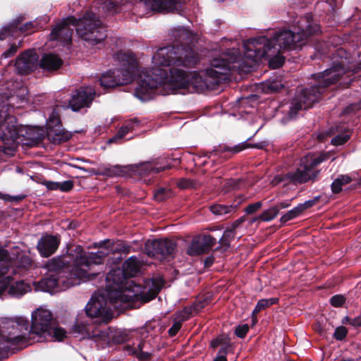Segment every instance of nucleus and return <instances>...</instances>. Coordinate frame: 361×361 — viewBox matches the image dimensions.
Masks as SVG:
<instances>
[{"instance_id":"f257e3e1","label":"nucleus","mask_w":361,"mask_h":361,"mask_svg":"<svg viewBox=\"0 0 361 361\" xmlns=\"http://www.w3.org/2000/svg\"><path fill=\"white\" fill-rule=\"evenodd\" d=\"M198 56L192 49L161 47L152 56V66L143 72L144 75L135 90V96L142 102L152 99L162 92L160 87L171 93L201 92L214 90L219 83L226 81L229 71L228 65L221 66V59H213L210 67L200 71L188 72L185 69L194 67Z\"/></svg>"},{"instance_id":"f03ea898","label":"nucleus","mask_w":361,"mask_h":361,"mask_svg":"<svg viewBox=\"0 0 361 361\" xmlns=\"http://www.w3.org/2000/svg\"><path fill=\"white\" fill-rule=\"evenodd\" d=\"M319 30V25L314 22L312 15L307 13L294 21L293 30H281L270 39L260 36L244 42L243 56L240 54L239 49L235 47L238 42H231L233 44L232 48L226 49L214 59H221V66L228 65L229 71L226 75L227 80L231 71H250L258 59L300 48L310 35Z\"/></svg>"},{"instance_id":"7ed1b4c3","label":"nucleus","mask_w":361,"mask_h":361,"mask_svg":"<svg viewBox=\"0 0 361 361\" xmlns=\"http://www.w3.org/2000/svg\"><path fill=\"white\" fill-rule=\"evenodd\" d=\"M95 247L100 250L90 252L77 245L65 255L49 260L46 267L49 274L40 281L33 282L35 290L50 293L60 292L97 275L92 272L91 267L102 264L105 257L113 251V247L109 240L101 241Z\"/></svg>"},{"instance_id":"20e7f679","label":"nucleus","mask_w":361,"mask_h":361,"mask_svg":"<svg viewBox=\"0 0 361 361\" xmlns=\"http://www.w3.org/2000/svg\"><path fill=\"white\" fill-rule=\"evenodd\" d=\"M71 25L75 27L78 37L90 45L99 44L106 37L105 27L97 15L90 11L78 19L74 16L63 19L53 27L50 39L63 44L71 43L73 34Z\"/></svg>"},{"instance_id":"39448f33","label":"nucleus","mask_w":361,"mask_h":361,"mask_svg":"<svg viewBox=\"0 0 361 361\" xmlns=\"http://www.w3.org/2000/svg\"><path fill=\"white\" fill-rule=\"evenodd\" d=\"M140 271L137 259L131 257L123 264V269H112L106 276L107 295L113 303L128 302L137 299L142 293L141 286L136 285L126 275L133 276Z\"/></svg>"},{"instance_id":"423d86ee","label":"nucleus","mask_w":361,"mask_h":361,"mask_svg":"<svg viewBox=\"0 0 361 361\" xmlns=\"http://www.w3.org/2000/svg\"><path fill=\"white\" fill-rule=\"evenodd\" d=\"M343 63L341 61L337 65L313 75L317 84L302 90L296 94L290 107L289 115L291 118L295 117L299 111L312 107L314 103L319 101L326 87L336 83L344 74L347 73Z\"/></svg>"},{"instance_id":"0eeeda50","label":"nucleus","mask_w":361,"mask_h":361,"mask_svg":"<svg viewBox=\"0 0 361 361\" xmlns=\"http://www.w3.org/2000/svg\"><path fill=\"white\" fill-rule=\"evenodd\" d=\"M32 260L30 255L20 247L14 246L9 249L0 247V269L5 268L4 277H8L9 282L3 293L8 288V294L14 298H20L31 290V286L23 281L11 283L10 273H18V269H26L31 267Z\"/></svg>"},{"instance_id":"6e6552de","label":"nucleus","mask_w":361,"mask_h":361,"mask_svg":"<svg viewBox=\"0 0 361 361\" xmlns=\"http://www.w3.org/2000/svg\"><path fill=\"white\" fill-rule=\"evenodd\" d=\"M114 59L119 62L121 67L102 74L99 82L104 87H114L130 83L137 70L135 56L131 51L117 52Z\"/></svg>"},{"instance_id":"1a4fd4ad","label":"nucleus","mask_w":361,"mask_h":361,"mask_svg":"<svg viewBox=\"0 0 361 361\" xmlns=\"http://www.w3.org/2000/svg\"><path fill=\"white\" fill-rule=\"evenodd\" d=\"M31 335L35 336V342L52 339L62 341L66 337V331L53 323V314L45 307L41 306L31 314Z\"/></svg>"},{"instance_id":"9d476101","label":"nucleus","mask_w":361,"mask_h":361,"mask_svg":"<svg viewBox=\"0 0 361 361\" xmlns=\"http://www.w3.org/2000/svg\"><path fill=\"white\" fill-rule=\"evenodd\" d=\"M324 161V158L322 156L305 157L301 159L299 168L294 171L276 175L271 184L274 186L281 185L284 187L289 184L297 185L307 183L310 180H314L319 173L316 167Z\"/></svg>"},{"instance_id":"9b49d317","label":"nucleus","mask_w":361,"mask_h":361,"mask_svg":"<svg viewBox=\"0 0 361 361\" xmlns=\"http://www.w3.org/2000/svg\"><path fill=\"white\" fill-rule=\"evenodd\" d=\"M4 338L11 345H26L35 342L31 335L29 320L23 316H13L1 319Z\"/></svg>"},{"instance_id":"f8f14e48","label":"nucleus","mask_w":361,"mask_h":361,"mask_svg":"<svg viewBox=\"0 0 361 361\" xmlns=\"http://www.w3.org/2000/svg\"><path fill=\"white\" fill-rule=\"evenodd\" d=\"M24 132L30 140L25 144L32 145L38 139L37 136H32L33 129L17 124L16 118L10 114L7 105H0V140L7 144L14 143L20 136L25 137Z\"/></svg>"},{"instance_id":"ddd939ff","label":"nucleus","mask_w":361,"mask_h":361,"mask_svg":"<svg viewBox=\"0 0 361 361\" xmlns=\"http://www.w3.org/2000/svg\"><path fill=\"white\" fill-rule=\"evenodd\" d=\"M108 301L115 308L121 307L123 305L126 303L118 302L116 304L111 302L107 295V287L106 286L104 294L95 293L92 295L85 308L86 314L89 317L96 319L99 323H108L113 318V311L111 307L108 306Z\"/></svg>"},{"instance_id":"4468645a","label":"nucleus","mask_w":361,"mask_h":361,"mask_svg":"<svg viewBox=\"0 0 361 361\" xmlns=\"http://www.w3.org/2000/svg\"><path fill=\"white\" fill-rule=\"evenodd\" d=\"M46 126L47 137L53 144L59 145L71 137V134L62 128L58 106L51 108Z\"/></svg>"},{"instance_id":"2eb2a0df","label":"nucleus","mask_w":361,"mask_h":361,"mask_svg":"<svg viewBox=\"0 0 361 361\" xmlns=\"http://www.w3.org/2000/svg\"><path fill=\"white\" fill-rule=\"evenodd\" d=\"M73 332L80 335L82 338H89L98 343L100 348H105L110 342L109 327L94 326L83 323H77L73 327Z\"/></svg>"},{"instance_id":"dca6fc26","label":"nucleus","mask_w":361,"mask_h":361,"mask_svg":"<svg viewBox=\"0 0 361 361\" xmlns=\"http://www.w3.org/2000/svg\"><path fill=\"white\" fill-rule=\"evenodd\" d=\"M176 244L170 240H148L145 244V252L148 256L159 260L173 257Z\"/></svg>"},{"instance_id":"f3484780","label":"nucleus","mask_w":361,"mask_h":361,"mask_svg":"<svg viewBox=\"0 0 361 361\" xmlns=\"http://www.w3.org/2000/svg\"><path fill=\"white\" fill-rule=\"evenodd\" d=\"M21 20L16 19L8 25L4 26L0 32V39H3L7 36L17 37L19 35H30L37 30L38 28L42 27L43 24L42 20L36 19L33 21H29L20 25Z\"/></svg>"},{"instance_id":"a211bd4d","label":"nucleus","mask_w":361,"mask_h":361,"mask_svg":"<svg viewBox=\"0 0 361 361\" xmlns=\"http://www.w3.org/2000/svg\"><path fill=\"white\" fill-rule=\"evenodd\" d=\"M95 95V90L91 86L82 87L72 93L66 107L71 109L73 111L88 108L92 104Z\"/></svg>"},{"instance_id":"6ab92c4d","label":"nucleus","mask_w":361,"mask_h":361,"mask_svg":"<svg viewBox=\"0 0 361 361\" xmlns=\"http://www.w3.org/2000/svg\"><path fill=\"white\" fill-rule=\"evenodd\" d=\"M136 8H142L146 13H140L139 16H144L148 11H157L160 12L173 11L178 7L177 0H139L135 6Z\"/></svg>"},{"instance_id":"aec40b11","label":"nucleus","mask_w":361,"mask_h":361,"mask_svg":"<svg viewBox=\"0 0 361 361\" xmlns=\"http://www.w3.org/2000/svg\"><path fill=\"white\" fill-rule=\"evenodd\" d=\"M38 62V54L33 50H27L17 58L15 66L19 74L27 75L37 68Z\"/></svg>"},{"instance_id":"412c9836","label":"nucleus","mask_w":361,"mask_h":361,"mask_svg":"<svg viewBox=\"0 0 361 361\" xmlns=\"http://www.w3.org/2000/svg\"><path fill=\"white\" fill-rule=\"evenodd\" d=\"M216 240L210 235H202L192 240L187 249L190 256H197L208 252L216 245Z\"/></svg>"},{"instance_id":"4be33fe9","label":"nucleus","mask_w":361,"mask_h":361,"mask_svg":"<svg viewBox=\"0 0 361 361\" xmlns=\"http://www.w3.org/2000/svg\"><path fill=\"white\" fill-rule=\"evenodd\" d=\"M151 339L142 340L133 343L132 345L126 346V351L130 355H135L140 361L150 359L155 350V347Z\"/></svg>"},{"instance_id":"5701e85b","label":"nucleus","mask_w":361,"mask_h":361,"mask_svg":"<svg viewBox=\"0 0 361 361\" xmlns=\"http://www.w3.org/2000/svg\"><path fill=\"white\" fill-rule=\"evenodd\" d=\"M171 35L174 41L180 43V44L173 45L172 47L176 48L183 47L184 49H192L198 56L197 63L200 61L199 54L192 47L188 44H192L195 39V36L191 31L184 27L177 26L171 30Z\"/></svg>"},{"instance_id":"b1692460","label":"nucleus","mask_w":361,"mask_h":361,"mask_svg":"<svg viewBox=\"0 0 361 361\" xmlns=\"http://www.w3.org/2000/svg\"><path fill=\"white\" fill-rule=\"evenodd\" d=\"M60 238L57 235H46L42 236L37 243V250L43 257H48L53 255L59 247Z\"/></svg>"},{"instance_id":"393cba45","label":"nucleus","mask_w":361,"mask_h":361,"mask_svg":"<svg viewBox=\"0 0 361 361\" xmlns=\"http://www.w3.org/2000/svg\"><path fill=\"white\" fill-rule=\"evenodd\" d=\"M192 313V308H184L182 311L176 312L172 326L169 329V334L171 337L175 336L180 331L182 323L188 319Z\"/></svg>"},{"instance_id":"a878e982","label":"nucleus","mask_w":361,"mask_h":361,"mask_svg":"<svg viewBox=\"0 0 361 361\" xmlns=\"http://www.w3.org/2000/svg\"><path fill=\"white\" fill-rule=\"evenodd\" d=\"M63 64V61L58 56L52 54H45L40 60L39 65L44 69L49 71H56Z\"/></svg>"},{"instance_id":"bb28decb","label":"nucleus","mask_w":361,"mask_h":361,"mask_svg":"<svg viewBox=\"0 0 361 361\" xmlns=\"http://www.w3.org/2000/svg\"><path fill=\"white\" fill-rule=\"evenodd\" d=\"M255 147H256V146L255 145ZM250 147H254V146L247 143V141L243 142L238 144L233 147H228L226 145H219L218 147H216L212 152H210L208 154H207L206 156H208L209 158H211L213 154L219 155L221 153L225 152H229L231 153H238L245 149L250 148Z\"/></svg>"},{"instance_id":"cd10ccee","label":"nucleus","mask_w":361,"mask_h":361,"mask_svg":"<svg viewBox=\"0 0 361 361\" xmlns=\"http://www.w3.org/2000/svg\"><path fill=\"white\" fill-rule=\"evenodd\" d=\"M139 123L140 121L137 118L130 120L118 129L116 134L109 140V142H117L123 139L127 134L132 132L137 126H138Z\"/></svg>"},{"instance_id":"c85d7f7f","label":"nucleus","mask_w":361,"mask_h":361,"mask_svg":"<svg viewBox=\"0 0 361 361\" xmlns=\"http://www.w3.org/2000/svg\"><path fill=\"white\" fill-rule=\"evenodd\" d=\"M125 172V167L120 165H102L96 173L112 178L122 176Z\"/></svg>"},{"instance_id":"c756f323","label":"nucleus","mask_w":361,"mask_h":361,"mask_svg":"<svg viewBox=\"0 0 361 361\" xmlns=\"http://www.w3.org/2000/svg\"><path fill=\"white\" fill-rule=\"evenodd\" d=\"M240 204V200L238 201L237 203L229 205L215 204L210 207V211L216 216H224L228 214H233Z\"/></svg>"},{"instance_id":"7c9ffc66","label":"nucleus","mask_w":361,"mask_h":361,"mask_svg":"<svg viewBox=\"0 0 361 361\" xmlns=\"http://www.w3.org/2000/svg\"><path fill=\"white\" fill-rule=\"evenodd\" d=\"M210 346L215 349L219 348L218 355L226 356L231 348V345L227 336H220L211 341Z\"/></svg>"},{"instance_id":"2f4dec72","label":"nucleus","mask_w":361,"mask_h":361,"mask_svg":"<svg viewBox=\"0 0 361 361\" xmlns=\"http://www.w3.org/2000/svg\"><path fill=\"white\" fill-rule=\"evenodd\" d=\"M210 346L215 349L219 348L218 355L226 356L231 348V345L227 336H220L211 341Z\"/></svg>"},{"instance_id":"473e14b6","label":"nucleus","mask_w":361,"mask_h":361,"mask_svg":"<svg viewBox=\"0 0 361 361\" xmlns=\"http://www.w3.org/2000/svg\"><path fill=\"white\" fill-rule=\"evenodd\" d=\"M263 90L267 93H273L280 91L284 87L282 77L279 75L271 78L262 84Z\"/></svg>"},{"instance_id":"72a5a7b5","label":"nucleus","mask_w":361,"mask_h":361,"mask_svg":"<svg viewBox=\"0 0 361 361\" xmlns=\"http://www.w3.org/2000/svg\"><path fill=\"white\" fill-rule=\"evenodd\" d=\"M157 164L152 162H145L139 166L138 171L141 175H148L151 173H158L161 171L171 168L169 164L158 166Z\"/></svg>"},{"instance_id":"f704fd0d","label":"nucleus","mask_w":361,"mask_h":361,"mask_svg":"<svg viewBox=\"0 0 361 361\" xmlns=\"http://www.w3.org/2000/svg\"><path fill=\"white\" fill-rule=\"evenodd\" d=\"M279 300L278 298H271L269 299H261L259 300L254 310L252 311V320L254 322L257 321L256 315L261 312L262 310H264L267 307H269L273 305L277 304Z\"/></svg>"},{"instance_id":"c9c22d12","label":"nucleus","mask_w":361,"mask_h":361,"mask_svg":"<svg viewBox=\"0 0 361 361\" xmlns=\"http://www.w3.org/2000/svg\"><path fill=\"white\" fill-rule=\"evenodd\" d=\"M353 180V178L349 175H339L331 183V189L333 193H339L343 186L350 183Z\"/></svg>"},{"instance_id":"e433bc0d","label":"nucleus","mask_w":361,"mask_h":361,"mask_svg":"<svg viewBox=\"0 0 361 361\" xmlns=\"http://www.w3.org/2000/svg\"><path fill=\"white\" fill-rule=\"evenodd\" d=\"M279 212V207H272L264 210L260 215L261 221H270L275 219Z\"/></svg>"},{"instance_id":"4c0bfd02","label":"nucleus","mask_w":361,"mask_h":361,"mask_svg":"<svg viewBox=\"0 0 361 361\" xmlns=\"http://www.w3.org/2000/svg\"><path fill=\"white\" fill-rule=\"evenodd\" d=\"M235 237V230L231 228H226L221 238H220L219 243H221L223 246L228 247L230 246V243L231 240H233Z\"/></svg>"},{"instance_id":"58836bf2","label":"nucleus","mask_w":361,"mask_h":361,"mask_svg":"<svg viewBox=\"0 0 361 361\" xmlns=\"http://www.w3.org/2000/svg\"><path fill=\"white\" fill-rule=\"evenodd\" d=\"M302 214L301 210L298 206L295 207L292 209L287 212L285 214H283L281 219L280 221L283 224L286 223L288 221H290Z\"/></svg>"},{"instance_id":"ea45409f","label":"nucleus","mask_w":361,"mask_h":361,"mask_svg":"<svg viewBox=\"0 0 361 361\" xmlns=\"http://www.w3.org/2000/svg\"><path fill=\"white\" fill-rule=\"evenodd\" d=\"M172 195V191L170 189L159 188L154 192V197L157 201L161 202Z\"/></svg>"},{"instance_id":"a19ab883","label":"nucleus","mask_w":361,"mask_h":361,"mask_svg":"<svg viewBox=\"0 0 361 361\" xmlns=\"http://www.w3.org/2000/svg\"><path fill=\"white\" fill-rule=\"evenodd\" d=\"M123 0H109L104 3V8L109 12L118 13L121 11L118 4H121Z\"/></svg>"},{"instance_id":"79ce46f5","label":"nucleus","mask_w":361,"mask_h":361,"mask_svg":"<svg viewBox=\"0 0 361 361\" xmlns=\"http://www.w3.org/2000/svg\"><path fill=\"white\" fill-rule=\"evenodd\" d=\"M197 185V182L191 179L182 178L177 182V186L180 189L195 188Z\"/></svg>"},{"instance_id":"37998d69","label":"nucleus","mask_w":361,"mask_h":361,"mask_svg":"<svg viewBox=\"0 0 361 361\" xmlns=\"http://www.w3.org/2000/svg\"><path fill=\"white\" fill-rule=\"evenodd\" d=\"M350 138V135L348 134H340L331 140V144L334 145H341L345 143Z\"/></svg>"},{"instance_id":"c03bdc74","label":"nucleus","mask_w":361,"mask_h":361,"mask_svg":"<svg viewBox=\"0 0 361 361\" xmlns=\"http://www.w3.org/2000/svg\"><path fill=\"white\" fill-rule=\"evenodd\" d=\"M209 302H210V300L209 299L208 297H207L202 300L201 298H199L193 304V306L192 308L194 311L199 312L202 308H204Z\"/></svg>"},{"instance_id":"a18cd8bd","label":"nucleus","mask_w":361,"mask_h":361,"mask_svg":"<svg viewBox=\"0 0 361 361\" xmlns=\"http://www.w3.org/2000/svg\"><path fill=\"white\" fill-rule=\"evenodd\" d=\"M347 334L348 331L345 327L343 326H338L335 330L334 337L337 341H342L345 338Z\"/></svg>"},{"instance_id":"49530a36","label":"nucleus","mask_w":361,"mask_h":361,"mask_svg":"<svg viewBox=\"0 0 361 361\" xmlns=\"http://www.w3.org/2000/svg\"><path fill=\"white\" fill-rule=\"evenodd\" d=\"M319 198H320V196L314 197L312 200H307L302 204H299L298 206V207H300V209L301 210V212L302 213L305 209L314 206L318 202Z\"/></svg>"},{"instance_id":"de8ad7c7","label":"nucleus","mask_w":361,"mask_h":361,"mask_svg":"<svg viewBox=\"0 0 361 361\" xmlns=\"http://www.w3.org/2000/svg\"><path fill=\"white\" fill-rule=\"evenodd\" d=\"M345 302V298L341 295H336L331 298L330 303L336 307H341Z\"/></svg>"},{"instance_id":"09e8293b","label":"nucleus","mask_w":361,"mask_h":361,"mask_svg":"<svg viewBox=\"0 0 361 361\" xmlns=\"http://www.w3.org/2000/svg\"><path fill=\"white\" fill-rule=\"evenodd\" d=\"M285 60L284 58L281 56H275L273 58H271L269 60V66L273 68H277L281 67Z\"/></svg>"},{"instance_id":"8fccbe9b","label":"nucleus","mask_w":361,"mask_h":361,"mask_svg":"<svg viewBox=\"0 0 361 361\" xmlns=\"http://www.w3.org/2000/svg\"><path fill=\"white\" fill-rule=\"evenodd\" d=\"M5 270V268L0 269V295L3 293L6 284L9 282V279L8 277H4V275L6 273Z\"/></svg>"},{"instance_id":"3c124183","label":"nucleus","mask_w":361,"mask_h":361,"mask_svg":"<svg viewBox=\"0 0 361 361\" xmlns=\"http://www.w3.org/2000/svg\"><path fill=\"white\" fill-rule=\"evenodd\" d=\"M262 206L261 202H256L253 204H249L245 209V212L247 214H252L259 210Z\"/></svg>"},{"instance_id":"603ef678","label":"nucleus","mask_w":361,"mask_h":361,"mask_svg":"<svg viewBox=\"0 0 361 361\" xmlns=\"http://www.w3.org/2000/svg\"><path fill=\"white\" fill-rule=\"evenodd\" d=\"M248 330L249 326L247 324L239 325L236 327L235 334L238 337L243 338L245 337Z\"/></svg>"},{"instance_id":"864d4df0","label":"nucleus","mask_w":361,"mask_h":361,"mask_svg":"<svg viewBox=\"0 0 361 361\" xmlns=\"http://www.w3.org/2000/svg\"><path fill=\"white\" fill-rule=\"evenodd\" d=\"M18 51V46L13 44L10 47L2 54V57L6 59L13 56Z\"/></svg>"},{"instance_id":"5fc2aeb1","label":"nucleus","mask_w":361,"mask_h":361,"mask_svg":"<svg viewBox=\"0 0 361 361\" xmlns=\"http://www.w3.org/2000/svg\"><path fill=\"white\" fill-rule=\"evenodd\" d=\"M60 190L62 192H68L73 187V182L72 180H65L60 183Z\"/></svg>"},{"instance_id":"6e6d98bb","label":"nucleus","mask_w":361,"mask_h":361,"mask_svg":"<svg viewBox=\"0 0 361 361\" xmlns=\"http://www.w3.org/2000/svg\"><path fill=\"white\" fill-rule=\"evenodd\" d=\"M43 185L46 186L48 190H60V182H54V181H44L43 182Z\"/></svg>"},{"instance_id":"4d7b16f0","label":"nucleus","mask_w":361,"mask_h":361,"mask_svg":"<svg viewBox=\"0 0 361 361\" xmlns=\"http://www.w3.org/2000/svg\"><path fill=\"white\" fill-rule=\"evenodd\" d=\"M115 342L123 343L127 341V335L124 332H117L116 334L113 337Z\"/></svg>"},{"instance_id":"13d9d810","label":"nucleus","mask_w":361,"mask_h":361,"mask_svg":"<svg viewBox=\"0 0 361 361\" xmlns=\"http://www.w3.org/2000/svg\"><path fill=\"white\" fill-rule=\"evenodd\" d=\"M345 319L349 321L350 325L355 327L361 326V314L353 319H350L348 317Z\"/></svg>"},{"instance_id":"bf43d9fd","label":"nucleus","mask_w":361,"mask_h":361,"mask_svg":"<svg viewBox=\"0 0 361 361\" xmlns=\"http://www.w3.org/2000/svg\"><path fill=\"white\" fill-rule=\"evenodd\" d=\"M240 180H228L226 183V185H228L231 189H235L238 188Z\"/></svg>"},{"instance_id":"052dcab7","label":"nucleus","mask_w":361,"mask_h":361,"mask_svg":"<svg viewBox=\"0 0 361 361\" xmlns=\"http://www.w3.org/2000/svg\"><path fill=\"white\" fill-rule=\"evenodd\" d=\"M245 221V217L242 216L240 218H239L238 219H237L236 221H235L232 225H231V228H233V230H235V228L237 227H238L243 222Z\"/></svg>"},{"instance_id":"680f3d73","label":"nucleus","mask_w":361,"mask_h":361,"mask_svg":"<svg viewBox=\"0 0 361 361\" xmlns=\"http://www.w3.org/2000/svg\"><path fill=\"white\" fill-rule=\"evenodd\" d=\"M290 205V200H286V201H283V202H281L280 203H279L277 205H276L275 207H279V210L281 209H285V208H287Z\"/></svg>"},{"instance_id":"e2e57ef3","label":"nucleus","mask_w":361,"mask_h":361,"mask_svg":"<svg viewBox=\"0 0 361 361\" xmlns=\"http://www.w3.org/2000/svg\"><path fill=\"white\" fill-rule=\"evenodd\" d=\"M357 105L355 104H351L345 108V109L343 111V114L349 113L350 111H354L355 109H357Z\"/></svg>"},{"instance_id":"0e129e2a","label":"nucleus","mask_w":361,"mask_h":361,"mask_svg":"<svg viewBox=\"0 0 361 361\" xmlns=\"http://www.w3.org/2000/svg\"><path fill=\"white\" fill-rule=\"evenodd\" d=\"M214 361H227L226 356L217 354Z\"/></svg>"},{"instance_id":"69168bd1","label":"nucleus","mask_w":361,"mask_h":361,"mask_svg":"<svg viewBox=\"0 0 361 361\" xmlns=\"http://www.w3.org/2000/svg\"><path fill=\"white\" fill-rule=\"evenodd\" d=\"M25 197V195H16V196H13L11 197V200H13V201H20V200H22L23 199H24Z\"/></svg>"},{"instance_id":"338daca9","label":"nucleus","mask_w":361,"mask_h":361,"mask_svg":"<svg viewBox=\"0 0 361 361\" xmlns=\"http://www.w3.org/2000/svg\"><path fill=\"white\" fill-rule=\"evenodd\" d=\"M213 263V258L212 257H207L206 259H205V265L207 267H209Z\"/></svg>"},{"instance_id":"774afa93","label":"nucleus","mask_w":361,"mask_h":361,"mask_svg":"<svg viewBox=\"0 0 361 361\" xmlns=\"http://www.w3.org/2000/svg\"><path fill=\"white\" fill-rule=\"evenodd\" d=\"M257 221H261V218H259V216H255L254 218H252L250 220V224H253Z\"/></svg>"}]
</instances>
